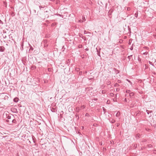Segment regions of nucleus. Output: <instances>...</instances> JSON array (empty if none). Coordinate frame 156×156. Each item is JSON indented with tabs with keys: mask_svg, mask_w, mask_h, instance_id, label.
I'll use <instances>...</instances> for the list:
<instances>
[{
	"mask_svg": "<svg viewBox=\"0 0 156 156\" xmlns=\"http://www.w3.org/2000/svg\"><path fill=\"white\" fill-rule=\"evenodd\" d=\"M6 121L7 122H9V124H12V123H16V120L15 119H13L12 120H9V119H6Z\"/></svg>",
	"mask_w": 156,
	"mask_h": 156,
	"instance_id": "f257e3e1",
	"label": "nucleus"
},
{
	"mask_svg": "<svg viewBox=\"0 0 156 156\" xmlns=\"http://www.w3.org/2000/svg\"><path fill=\"white\" fill-rule=\"evenodd\" d=\"M0 97H3V98H4L3 99H4V100L8 99V96H7L6 95H5V94L4 93L0 94Z\"/></svg>",
	"mask_w": 156,
	"mask_h": 156,
	"instance_id": "f03ea898",
	"label": "nucleus"
},
{
	"mask_svg": "<svg viewBox=\"0 0 156 156\" xmlns=\"http://www.w3.org/2000/svg\"><path fill=\"white\" fill-rule=\"evenodd\" d=\"M6 118L7 119L12 120L14 118V117L12 115H9L7 116Z\"/></svg>",
	"mask_w": 156,
	"mask_h": 156,
	"instance_id": "7ed1b4c3",
	"label": "nucleus"
},
{
	"mask_svg": "<svg viewBox=\"0 0 156 156\" xmlns=\"http://www.w3.org/2000/svg\"><path fill=\"white\" fill-rule=\"evenodd\" d=\"M51 110L52 112H55L57 111V109L55 108L51 107Z\"/></svg>",
	"mask_w": 156,
	"mask_h": 156,
	"instance_id": "20e7f679",
	"label": "nucleus"
},
{
	"mask_svg": "<svg viewBox=\"0 0 156 156\" xmlns=\"http://www.w3.org/2000/svg\"><path fill=\"white\" fill-rule=\"evenodd\" d=\"M23 43L24 42L23 41L22 42H21V48H20V49L21 50L23 51Z\"/></svg>",
	"mask_w": 156,
	"mask_h": 156,
	"instance_id": "39448f33",
	"label": "nucleus"
},
{
	"mask_svg": "<svg viewBox=\"0 0 156 156\" xmlns=\"http://www.w3.org/2000/svg\"><path fill=\"white\" fill-rule=\"evenodd\" d=\"M5 50V48L3 46L0 47V51L3 52Z\"/></svg>",
	"mask_w": 156,
	"mask_h": 156,
	"instance_id": "423d86ee",
	"label": "nucleus"
},
{
	"mask_svg": "<svg viewBox=\"0 0 156 156\" xmlns=\"http://www.w3.org/2000/svg\"><path fill=\"white\" fill-rule=\"evenodd\" d=\"M141 52L144 55H146L148 53V52L147 51H144V50H142Z\"/></svg>",
	"mask_w": 156,
	"mask_h": 156,
	"instance_id": "0eeeda50",
	"label": "nucleus"
},
{
	"mask_svg": "<svg viewBox=\"0 0 156 156\" xmlns=\"http://www.w3.org/2000/svg\"><path fill=\"white\" fill-rule=\"evenodd\" d=\"M19 100V98H16L13 99V101L15 102H18Z\"/></svg>",
	"mask_w": 156,
	"mask_h": 156,
	"instance_id": "6e6552de",
	"label": "nucleus"
},
{
	"mask_svg": "<svg viewBox=\"0 0 156 156\" xmlns=\"http://www.w3.org/2000/svg\"><path fill=\"white\" fill-rule=\"evenodd\" d=\"M120 115V112L118 111L117 112V113H116V114L115 115V116L117 117H118Z\"/></svg>",
	"mask_w": 156,
	"mask_h": 156,
	"instance_id": "1a4fd4ad",
	"label": "nucleus"
},
{
	"mask_svg": "<svg viewBox=\"0 0 156 156\" xmlns=\"http://www.w3.org/2000/svg\"><path fill=\"white\" fill-rule=\"evenodd\" d=\"M48 12L47 11L44 12V14L45 15V17L46 18H48L49 17V15H48L47 14H46V13Z\"/></svg>",
	"mask_w": 156,
	"mask_h": 156,
	"instance_id": "9d476101",
	"label": "nucleus"
},
{
	"mask_svg": "<svg viewBox=\"0 0 156 156\" xmlns=\"http://www.w3.org/2000/svg\"><path fill=\"white\" fill-rule=\"evenodd\" d=\"M29 45L30 47V50H31L32 51H33L34 50V48L32 47V46L30 44H29Z\"/></svg>",
	"mask_w": 156,
	"mask_h": 156,
	"instance_id": "9b49d317",
	"label": "nucleus"
},
{
	"mask_svg": "<svg viewBox=\"0 0 156 156\" xmlns=\"http://www.w3.org/2000/svg\"><path fill=\"white\" fill-rule=\"evenodd\" d=\"M110 122L112 123H114L115 122V119H112V120L111 121L110 120Z\"/></svg>",
	"mask_w": 156,
	"mask_h": 156,
	"instance_id": "f8f14e48",
	"label": "nucleus"
},
{
	"mask_svg": "<svg viewBox=\"0 0 156 156\" xmlns=\"http://www.w3.org/2000/svg\"><path fill=\"white\" fill-rule=\"evenodd\" d=\"M140 134L139 133H137V134H136V138H139L140 137Z\"/></svg>",
	"mask_w": 156,
	"mask_h": 156,
	"instance_id": "ddd939ff",
	"label": "nucleus"
},
{
	"mask_svg": "<svg viewBox=\"0 0 156 156\" xmlns=\"http://www.w3.org/2000/svg\"><path fill=\"white\" fill-rule=\"evenodd\" d=\"M138 12H136V13L135 14L134 16L135 17L137 18L138 16Z\"/></svg>",
	"mask_w": 156,
	"mask_h": 156,
	"instance_id": "4468645a",
	"label": "nucleus"
},
{
	"mask_svg": "<svg viewBox=\"0 0 156 156\" xmlns=\"http://www.w3.org/2000/svg\"><path fill=\"white\" fill-rule=\"evenodd\" d=\"M147 147L148 148H150L152 147V146L151 144H148L147 146Z\"/></svg>",
	"mask_w": 156,
	"mask_h": 156,
	"instance_id": "2eb2a0df",
	"label": "nucleus"
},
{
	"mask_svg": "<svg viewBox=\"0 0 156 156\" xmlns=\"http://www.w3.org/2000/svg\"><path fill=\"white\" fill-rule=\"evenodd\" d=\"M146 112L148 114H149L150 113H151L152 112V111H150L148 110H146Z\"/></svg>",
	"mask_w": 156,
	"mask_h": 156,
	"instance_id": "dca6fc26",
	"label": "nucleus"
},
{
	"mask_svg": "<svg viewBox=\"0 0 156 156\" xmlns=\"http://www.w3.org/2000/svg\"><path fill=\"white\" fill-rule=\"evenodd\" d=\"M137 147V144H134L133 145V148L134 149H136V148Z\"/></svg>",
	"mask_w": 156,
	"mask_h": 156,
	"instance_id": "f3484780",
	"label": "nucleus"
},
{
	"mask_svg": "<svg viewBox=\"0 0 156 156\" xmlns=\"http://www.w3.org/2000/svg\"><path fill=\"white\" fill-rule=\"evenodd\" d=\"M129 96L130 97H132V96H133V95H134V94L133 92L129 93Z\"/></svg>",
	"mask_w": 156,
	"mask_h": 156,
	"instance_id": "a211bd4d",
	"label": "nucleus"
},
{
	"mask_svg": "<svg viewBox=\"0 0 156 156\" xmlns=\"http://www.w3.org/2000/svg\"><path fill=\"white\" fill-rule=\"evenodd\" d=\"M132 55H131L130 56H129L128 57V58L129 59V61H130V60L131 57H132Z\"/></svg>",
	"mask_w": 156,
	"mask_h": 156,
	"instance_id": "6ab92c4d",
	"label": "nucleus"
},
{
	"mask_svg": "<svg viewBox=\"0 0 156 156\" xmlns=\"http://www.w3.org/2000/svg\"><path fill=\"white\" fill-rule=\"evenodd\" d=\"M84 34H86L87 33L90 34V33L89 32H87L86 30H84Z\"/></svg>",
	"mask_w": 156,
	"mask_h": 156,
	"instance_id": "aec40b11",
	"label": "nucleus"
},
{
	"mask_svg": "<svg viewBox=\"0 0 156 156\" xmlns=\"http://www.w3.org/2000/svg\"><path fill=\"white\" fill-rule=\"evenodd\" d=\"M119 86V85L117 83H116L115 84V86L116 87H118Z\"/></svg>",
	"mask_w": 156,
	"mask_h": 156,
	"instance_id": "412c9836",
	"label": "nucleus"
},
{
	"mask_svg": "<svg viewBox=\"0 0 156 156\" xmlns=\"http://www.w3.org/2000/svg\"><path fill=\"white\" fill-rule=\"evenodd\" d=\"M149 64H150V65H152V66H154V64L152 63V62H151V61H149Z\"/></svg>",
	"mask_w": 156,
	"mask_h": 156,
	"instance_id": "4be33fe9",
	"label": "nucleus"
},
{
	"mask_svg": "<svg viewBox=\"0 0 156 156\" xmlns=\"http://www.w3.org/2000/svg\"><path fill=\"white\" fill-rule=\"evenodd\" d=\"M60 113H61L60 115L61 116V117H62V114H63L64 113V112L62 111Z\"/></svg>",
	"mask_w": 156,
	"mask_h": 156,
	"instance_id": "5701e85b",
	"label": "nucleus"
},
{
	"mask_svg": "<svg viewBox=\"0 0 156 156\" xmlns=\"http://www.w3.org/2000/svg\"><path fill=\"white\" fill-rule=\"evenodd\" d=\"M130 91L129 90H126V93H129H129H130Z\"/></svg>",
	"mask_w": 156,
	"mask_h": 156,
	"instance_id": "b1692460",
	"label": "nucleus"
},
{
	"mask_svg": "<svg viewBox=\"0 0 156 156\" xmlns=\"http://www.w3.org/2000/svg\"><path fill=\"white\" fill-rule=\"evenodd\" d=\"M105 93V90H103L102 91V94H104Z\"/></svg>",
	"mask_w": 156,
	"mask_h": 156,
	"instance_id": "393cba45",
	"label": "nucleus"
},
{
	"mask_svg": "<svg viewBox=\"0 0 156 156\" xmlns=\"http://www.w3.org/2000/svg\"><path fill=\"white\" fill-rule=\"evenodd\" d=\"M127 80V81H128L129 82L131 85H132V82H131L129 80H128V79H127V80Z\"/></svg>",
	"mask_w": 156,
	"mask_h": 156,
	"instance_id": "a878e982",
	"label": "nucleus"
},
{
	"mask_svg": "<svg viewBox=\"0 0 156 156\" xmlns=\"http://www.w3.org/2000/svg\"><path fill=\"white\" fill-rule=\"evenodd\" d=\"M85 116L89 117L90 116V115L87 113L85 114Z\"/></svg>",
	"mask_w": 156,
	"mask_h": 156,
	"instance_id": "bb28decb",
	"label": "nucleus"
},
{
	"mask_svg": "<svg viewBox=\"0 0 156 156\" xmlns=\"http://www.w3.org/2000/svg\"><path fill=\"white\" fill-rule=\"evenodd\" d=\"M146 141V139H144L142 140V142H144Z\"/></svg>",
	"mask_w": 156,
	"mask_h": 156,
	"instance_id": "cd10ccee",
	"label": "nucleus"
},
{
	"mask_svg": "<svg viewBox=\"0 0 156 156\" xmlns=\"http://www.w3.org/2000/svg\"><path fill=\"white\" fill-rule=\"evenodd\" d=\"M97 54L98 55L100 56V52H99L98 51V53H97Z\"/></svg>",
	"mask_w": 156,
	"mask_h": 156,
	"instance_id": "c85d7f7f",
	"label": "nucleus"
},
{
	"mask_svg": "<svg viewBox=\"0 0 156 156\" xmlns=\"http://www.w3.org/2000/svg\"><path fill=\"white\" fill-rule=\"evenodd\" d=\"M153 151V152H154V153L156 154V150H154Z\"/></svg>",
	"mask_w": 156,
	"mask_h": 156,
	"instance_id": "c756f323",
	"label": "nucleus"
},
{
	"mask_svg": "<svg viewBox=\"0 0 156 156\" xmlns=\"http://www.w3.org/2000/svg\"><path fill=\"white\" fill-rule=\"evenodd\" d=\"M11 15L12 16H14L15 15V14H14L13 12H12Z\"/></svg>",
	"mask_w": 156,
	"mask_h": 156,
	"instance_id": "7c9ffc66",
	"label": "nucleus"
},
{
	"mask_svg": "<svg viewBox=\"0 0 156 156\" xmlns=\"http://www.w3.org/2000/svg\"><path fill=\"white\" fill-rule=\"evenodd\" d=\"M143 48L145 49H147L148 48L146 46L144 47Z\"/></svg>",
	"mask_w": 156,
	"mask_h": 156,
	"instance_id": "2f4dec72",
	"label": "nucleus"
},
{
	"mask_svg": "<svg viewBox=\"0 0 156 156\" xmlns=\"http://www.w3.org/2000/svg\"><path fill=\"white\" fill-rule=\"evenodd\" d=\"M119 123H117L116 124V126L117 127H118L119 126Z\"/></svg>",
	"mask_w": 156,
	"mask_h": 156,
	"instance_id": "473e14b6",
	"label": "nucleus"
},
{
	"mask_svg": "<svg viewBox=\"0 0 156 156\" xmlns=\"http://www.w3.org/2000/svg\"><path fill=\"white\" fill-rule=\"evenodd\" d=\"M3 99L4 98L3 97H0V99Z\"/></svg>",
	"mask_w": 156,
	"mask_h": 156,
	"instance_id": "72a5a7b5",
	"label": "nucleus"
},
{
	"mask_svg": "<svg viewBox=\"0 0 156 156\" xmlns=\"http://www.w3.org/2000/svg\"><path fill=\"white\" fill-rule=\"evenodd\" d=\"M0 23L2 24H3V22L2 21V20H0Z\"/></svg>",
	"mask_w": 156,
	"mask_h": 156,
	"instance_id": "f704fd0d",
	"label": "nucleus"
},
{
	"mask_svg": "<svg viewBox=\"0 0 156 156\" xmlns=\"http://www.w3.org/2000/svg\"><path fill=\"white\" fill-rule=\"evenodd\" d=\"M44 47H47L48 46V44H44Z\"/></svg>",
	"mask_w": 156,
	"mask_h": 156,
	"instance_id": "c9c22d12",
	"label": "nucleus"
},
{
	"mask_svg": "<svg viewBox=\"0 0 156 156\" xmlns=\"http://www.w3.org/2000/svg\"><path fill=\"white\" fill-rule=\"evenodd\" d=\"M94 100L95 101H97V99L96 98H94Z\"/></svg>",
	"mask_w": 156,
	"mask_h": 156,
	"instance_id": "e433bc0d",
	"label": "nucleus"
},
{
	"mask_svg": "<svg viewBox=\"0 0 156 156\" xmlns=\"http://www.w3.org/2000/svg\"><path fill=\"white\" fill-rule=\"evenodd\" d=\"M118 83H120L121 82V80H118Z\"/></svg>",
	"mask_w": 156,
	"mask_h": 156,
	"instance_id": "4c0bfd02",
	"label": "nucleus"
},
{
	"mask_svg": "<svg viewBox=\"0 0 156 156\" xmlns=\"http://www.w3.org/2000/svg\"><path fill=\"white\" fill-rule=\"evenodd\" d=\"M130 49L131 50H133V47H131L130 48Z\"/></svg>",
	"mask_w": 156,
	"mask_h": 156,
	"instance_id": "58836bf2",
	"label": "nucleus"
},
{
	"mask_svg": "<svg viewBox=\"0 0 156 156\" xmlns=\"http://www.w3.org/2000/svg\"><path fill=\"white\" fill-rule=\"evenodd\" d=\"M103 108L104 111L105 110V108L104 107H103Z\"/></svg>",
	"mask_w": 156,
	"mask_h": 156,
	"instance_id": "ea45409f",
	"label": "nucleus"
},
{
	"mask_svg": "<svg viewBox=\"0 0 156 156\" xmlns=\"http://www.w3.org/2000/svg\"><path fill=\"white\" fill-rule=\"evenodd\" d=\"M84 126H82V129H84Z\"/></svg>",
	"mask_w": 156,
	"mask_h": 156,
	"instance_id": "a19ab883",
	"label": "nucleus"
},
{
	"mask_svg": "<svg viewBox=\"0 0 156 156\" xmlns=\"http://www.w3.org/2000/svg\"><path fill=\"white\" fill-rule=\"evenodd\" d=\"M39 8H40V9H41L42 8H43V7H41V6H39Z\"/></svg>",
	"mask_w": 156,
	"mask_h": 156,
	"instance_id": "79ce46f5",
	"label": "nucleus"
},
{
	"mask_svg": "<svg viewBox=\"0 0 156 156\" xmlns=\"http://www.w3.org/2000/svg\"><path fill=\"white\" fill-rule=\"evenodd\" d=\"M144 148V147H142V148H141V149H143Z\"/></svg>",
	"mask_w": 156,
	"mask_h": 156,
	"instance_id": "37998d69",
	"label": "nucleus"
},
{
	"mask_svg": "<svg viewBox=\"0 0 156 156\" xmlns=\"http://www.w3.org/2000/svg\"><path fill=\"white\" fill-rule=\"evenodd\" d=\"M85 19V17H83V19Z\"/></svg>",
	"mask_w": 156,
	"mask_h": 156,
	"instance_id": "c03bdc74",
	"label": "nucleus"
},
{
	"mask_svg": "<svg viewBox=\"0 0 156 156\" xmlns=\"http://www.w3.org/2000/svg\"><path fill=\"white\" fill-rule=\"evenodd\" d=\"M85 19V17H83V19Z\"/></svg>",
	"mask_w": 156,
	"mask_h": 156,
	"instance_id": "a18cd8bd",
	"label": "nucleus"
},
{
	"mask_svg": "<svg viewBox=\"0 0 156 156\" xmlns=\"http://www.w3.org/2000/svg\"><path fill=\"white\" fill-rule=\"evenodd\" d=\"M4 37V38H5L6 37V36H5Z\"/></svg>",
	"mask_w": 156,
	"mask_h": 156,
	"instance_id": "49530a36",
	"label": "nucleus"
},
{
	"mask_svg": "<svg viewBox=\"0 0 156 156\" xmlns=\"http://www.w3.org/2000/svg\"><path fill=\"white\" fill-rule=\"evenodd\" d=\"M82 106H83V107L84 108H85V107H84V106L83 105Z\"/></svg>",
	"mask_w": 156,
	"mask_h": 156,
	"instance_id": "de8ad7c7",
	"label": "nucleus"
},
{
	"mask_svg": "<svg viewBox=\"0 0 156 156\" xmlns=\"http://www.w3.org/2000/svg\"><path fill=\"white\" fill-rule=\"evenodd\" d=\"M76 70L77 71H78L79 69H76Z\"/></svg>",
	"mask_w": 156,
	"mask_h": 156,
	"instance_id": "09e8293b",
	"label": "nucleus"
},
{
	"mask_svg": "<svg viewBox=\"0 0 156 156\" xmlns=\"http://www.w3.org/2000/svg\"><path fill=\"white\" fill-rule=\"evenodd\" d=\"M64 46H63V47H62V48H64Z\"/></svg>",
	"mask_w": 156,
	"mask_h": 156,
	"instance_id": "8fccbe9b",
	"label": "nucleus"
},
{
	"mask_svg": "<svg viewBox=\"0 0 156 156\" xmlns=\"http://www.w3.org/2000/svg\"><path fill=\"white\" fill-rule=\"evenodd\" d=\"M119 42H120V43H121V41H119Z\"/></svg>",
	"mask_w": 156,
	"mask_h": 156,
	"instance_id": "3c124183",
	"label": "nucleus"
},
{
	"mask_svg": "<svg viewBox=\"0 0 156 156\" xmlns=\"http://www.w3.org/2000/svg\"><path fill=\"white\" fill-rule=\"evenodd\" d=\"M77 69H79V68H77Z\"/></svg>",
	"mask_w": 156,
	"mask_h": 156,
	"instance_id": "603ef678",
	"label": "nucleus"
},
{
	"mask_svg": "<svg viewBox=\"0 0 156 156\" xmlns=\"http://www.w3.org/2000/svg\"><path fill=\"white\" fill-rule=\"evenodd\" d=\"M125 101H126V99H125Z\"/></svg>",
	"mask_w": 156,
	"mask_h": 156,
	"instance_id": "864d4df0",
	"label": "nucleus"
},
{
	"mask_svg": "<svg viewBox=\"0 0 156 156\" xmlns=\"http://www.w3.org/2000/svg\"><path fill=\"white\" fill-rule=\"evenodd\" d=\"M125 101H126V99H125Z\"/></svg>",
	"mask_w": 156,
	"mask_h": 156,
	"instance_id": "5fc2aeb1",
	"label": "nucleus"
}]
</instances>
